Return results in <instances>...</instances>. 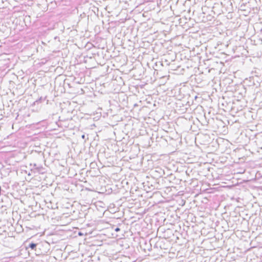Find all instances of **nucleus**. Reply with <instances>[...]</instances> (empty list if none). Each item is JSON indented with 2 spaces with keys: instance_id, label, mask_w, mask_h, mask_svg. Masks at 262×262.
<instances>
[{
  "instance_id": "obj_2",
  "label": "nucleus",
  "mask_w": 262,
  "mask_h": 262,
  "mask_svg": "<svg viewBox=\"0 0 262 262\" xmlns=\"http://www.w3.org/2000/svg\"><path fill=\"white\" fill-rule=\"evenodd\" d=\"M115 230L116 232H118V231H119L120 230V229L119 228H116Z\"/></svg>"
},
{
  "instance_id": "obj_3",
  "label": "nucleus",
  "mask_w": 262,
  "mask_h": 262,
  "mask_svg": "<svg viewBox=\"0 0 262 262\" xmlns=\"http://www.w3.org/2000/svg\"><path fill=\"white\" fill-rule=\"evenodd\" d=\"M78 235H80V236H81V235H82V233H81V232H79V233H78Z\"/></svg>"
},
{
  "instance_id": "obj_1",
  "label": "nucleus",
  "mask_w": 262,
  "mask_h": 262,
  "mask_svg": "<svg viewBox=\"0 0 262 262\" xmlns=\"http://www.w3.org/2000/svg\"><path fill=\"white\" fill-rule=\"evenodd\" d=\"M30 248H31L32 249H35L36 247V244H34V243H31L30 246H29Z\"/></svg>"
}]
</instances>
